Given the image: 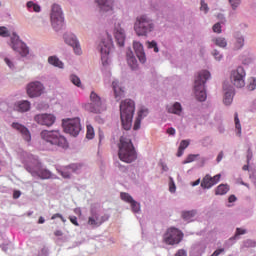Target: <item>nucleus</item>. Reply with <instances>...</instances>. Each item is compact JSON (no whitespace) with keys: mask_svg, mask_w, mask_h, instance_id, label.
<instances>
[{"mask_svg":"<svg viewBox=\"0 0 256 256\" xmlns=\"http://www.w3.org/2000/svg\"><path fill=\"white\" fill-rule=\"evenodd\" d=\"M70 81L73 85H76V87H81V79L77 75H71Z\"/></svg>","mask_w":256,"mask_h":256,"instance_id":"nucleus-42","label":"nucleus"},{"mask_svg":"<svg viewBox=\"0 0 256 256\" xmlns=\"http://www.w3.org/2000/svg\"><path fill=\"white\" fill-rule=\"evenodd\" d=\"M27 7L28 9H33L35 13H39L41 11V6H39V4H35L33 1H29L27 3Z\"/></svg>","mask_w":256,"mask_h":256,"instance_id":"nucleus-39","label":"nucleus"},{"mask_svg":"<svg viewBox=\"0 0 256 256\" xmlns=\"http://www.w3.org/2000/svg\"><path fill=\"white\" fill-rule=\"evenodd\" d=\"M15 109L20 113H27L31 109V102L27 100L20 101L15 105Z\"/></svg>","mask_w":256,"mask_h":256,"instance_id":"nucleus-22","label":"nucleus"},{"mask_svg":"<svg viewBox=\"0 0 256 256\" xmlns=\"http://www.w3.org/2000/svg\"><path fill=\"white\" fill-rule=\"evenodd\" d=\"M211 77V73L207 70H202L198 73L194 81V93L198 101H205L207 99V92L205 91V83Z\"/></svg>","mask_w":256,"mask_h":256,"instance_id":"nucleus-4","label":"nucleus"},{"mask_svg":"<svg viewBox=\"0 0 256 256\" xmlns=\"http://www.w3.org/2000/svg\"><path fill=\"white\" fill-rule=\"evenodd\" d=\"M148 113H149V110L147 109H141L139 111L138 117L136 118L134 123V131L141 129V120L143 119V117H147Z\"/></svg>","mask_w":256,"mask_h":256,"instance_id":"nucleus-24","label":"nucleus"},{"mask_svg":"<svg viewBox=\"0 0 256 256\" xmlns=\"http://www.w3.org/2000/svg\"><path fill=\"white\" fill-rule=\"evenodd\" d=\"M166 133H167L168 135H175V133H176L175 128H173V127L168 128V129L166 130Z\"/></svg>","mask_w":256,"mask_h":256,"instance_id":"nucleus-56","label":"nucleus"},{"mask_svg":"<svg viewBox=\"0 0 256 256\" xmlns=\"http://www.w3.org/2000/svg\"><path fill=\"white\" fill-rule=\"evenodd\" d=\"M84 109L89 111V113H101L103 111V101H101V97L98 96L95 91L90 93V103H86L84 105Z\"/></svg>","mask_w":256,"mask_h":256,"instance_id":"nucleus-8","label":"nucleus"},{"mask_svg":"<svg viewBox=\"0 0 256 256\" xmlns=\"http://www.w3.org/2000/svg\"><path fill=\"white\" fill-rule=\"evenodd\" d=\"M212 55L215 57V59L217 60V61H221V59H222V55H221V53H219V51H217V50H214L213 52H212Z\"/></svg>","mask_w":256,"mask_h":256,"instance_id":"nucleus-53","label":"nucleus"},{"mask_svg":"<svg viewBox=\"0 0 256 256\" xmlns=\"http://www.w3.org/2000/svg\"><path fill=\"white\" fill-rule=\"evenodd\" d=\"M199 183H201V179H197L196 181L192 182L191 185H192V187H197V185H199Z\"/></svg>","mask_w":256,"mask_h":256,"instance_id":"nucleus-62","label":"nucleus"},{"mask_svg":"<svg viewBox=\"0 0 256 256\" xmlns=\"http://www.w3.org/2000/svg\"><path fill=\"white\" fill-rule=\"evenodd\" d=\"M200 11H204V13H209V6L203 0L201 1Z\"/></svg>","mask_w":256,"mask_h":256,"instance_id":"nucleus-48","label":"nucleus"},{"mask_svg":"<svg viewBox=\"0 0 256 256\" xmlns=\"http://www.w3.org/2000/svg\"><path fill=\"white\" fill-rule=\"evenodd\" d=\"M182 112L183 107L179 102H175L173 106L168 107V113H173L174 115H181Z\"/></svg>","mask_w":256,"mask_h":256,"instance_id":"nucleus-26","label":"nucleus"},{"mask_svg":"<svg viewBox=\"0 0 256 256\" xmlns=\"http://www.w3.org/2000/svg\"><path fill=\"white\" fill-rule=\"evenodd\" d=\"M245 77H247L245 68L239 66L237 69L231 71L230 81L234 87L242 89V87H245Z\"/></svg>","mask_w":256,"mask_h":256,"instance_id":"nucleus-9","label":"nucleus"},{"mask_svg":"<svg viewBox=\"0 0 256 256\" xmlns=\"http://www.w3.org/2000/svg\"><path fill=\"white\" fill-rule=\"evenodd\" d=\"M54 235H55V237H63V231H61V230H56V231L54 232Z\"/></svg>","mask_w":256,"mask_h":256,"instance_id":"nucleus-60","label":"nucleus"},{"mask_svg":"<svg viewBox=\"0 0 256 256\" xmlns=\"http://www.w3.org/2000/svg\"><path fill=\"white\" fill-rule=\"evenodd\" d=\"M222 160H223V151H221L216 158L217 163H220V161Z\"/></svg>","mask_w":256,"mask_h":256,"instance_id":"nucleus-59","label":"nucleus"},{"mask_svg":"<svg viewBox=\"0 0 256 256\" xmlns=\"http://www.w3.org/2000/svg\"><path fill=\"white\" fill-rule=\"evenodd\" d=\"M21 197V191L15 190L13 192V199H19Z\"/></svg>","mask_w":256,"mask_h":256,"instance_id":"nucleus-55","label":"nucleus"},{"mask_svg":"<svg viewBox=\"0 0 256 256\" xmlns=\"http://www.w3.org/2000/svg\"><path fill=\"white\" fill-rule=\"evenodd\" d=\"M55 116L53 114H38L34 117V121L38 125H45L46 127H51L55 123Z\"/></svg>","mask_w":256,"mask_h":256,"instance_id":"nucleus-14","label":"nucleus"},{"mask_svg":"<svg viewBox=\"0 0 256 256\" xmlns=\"http://www.w3.org/2000/svg\"><path fill=\"white\" fill-rule=\"evenodd\" d=\"M86 139H94L95 138V129L91 126V124H88L86 126Z\"/></svg>","mask_w":256,"mask_h":256,"instance_id":"nucleus-34","label":"nucleus"},{"mask_svg":"<svg viewBox=\"0 0 256 256\" xmlns=\"http://www.w3.org/2000/svg\"><path fill=\"white\" fill-rule=\"evenodd\" d=\"M100 11H111L113 9V0H96Z\"/></svg>","mask_w":256,"mask_h":256,"instance_id":"nucleus-21","label":"nucleus"},{"mask_svg":"<svg viewBox=\"0 0 256 256\" xmlns=\"http://www.w3.org/2000/svg\"><path fill=\"white\" fill-rule=\"evenodd\" d=\"M40 137L46 141V143H50V145H56V147H61L62 149H67V147H69L67 139L65 136L61 135L59 130H43L40 133Z\"/></svg>","mask_w":256,"mask_h":256,"instance_id":"nucleus-5","label":"nucleus"},{"mask_svg":"<svg viewBox=\"0 0 256 256\" xmlns=\"http://www.w3.org/2000/svg\"><path fill=\"white\" fill-rule=\"evenodd\" d=\"M148 49H153L155 53H159V47L157 46V42L156 41H148Z\"/></svg>","mask_w":256,"mask_h":256,"instance_id":"nucleus-44","label":"nucleus"},{"mask_svg":"<svg viewBox=\"0 0 256 256\" xmlns=\"http://www.w3.org/2000/svg\"><path fill=\"white\" fill-rule=\"evenodd\" d=\"M196 213L197 212L194 210L185 211L182 213V217H183V219H185V221H190V219H193V217H195Z\"/></svg>","mask_w":256,"mask_h":256,"instance_id":"nucleus-36","label":"nucleus"},{"mask_svg":"<svg viewBox=\"0 0 256 256\" xmlns=\"http://www.w3.org/2000/svg\"><path fill=\"white\" fill-rule=\"evenodd\" d=\"M112 87L116 101H121L125 95V91H123V88L119 85V81H113Z\"/></svg>","mask_w":256,"mask_h":256,"instance_id":"nucleus-20","label":"nucleus"},{"mask_svg":"<svg viewBox=\"0 0 256 256\" xmlns=\"http://www.w3.org/2000/svg\"><path fill=\"white\" fill-rule=\"evenodd\" d=\"M232 9H237L241 5V0H229Z\"/></svg>","mask_w":256,"mask_h":256,"instance_id":"nucleus-47","label":"nucleus"},{"mask_svg":"<svg viewBox=\"0 0 256 256\" xmlns=\"http://www.w3.org/2000/svg\"><path fill=\"white\" fill-rule=\"evenodd\" d=\"M134 31L138 37H147L155 31V23L147 15H140L134 23Z\"/></svg>","mask_w":256,"mask_h":256,"instance_id":"nucleus-3","label":"nucleus"},{"mask_svg":"<svg viewBox=\"0 0 256 256\" xmlns=\"http://www.w3.org/2000/svg\"><path fill=\"white\" fill-rule=\"evenodd\" d=\"M9 35H11V33L9 32L7 27L0 26V37H9Z\"/></svg>","mask_w":256,"mask_h":256,"instance_id":"nucleus-45","label":"nucleus"},{"mask_svg":"<svg viewBox=\"0 0 256 256\" xmlns=\"http://www.w3.org/2000/svg\"><path fill=\"white\" fill-rule=\"evenodd\" d=\"M4 61L10 69H13V62H11V60H9V58H5Z\"/></svg>","mask_w":256,"mask_h":256,"instance_id":"nucleus-57","label":"nucleus"},{"mask_svg":"<svg viewBox=\"0 0 256 256\" xmlns=\"http://www.w3.org/2000/svg\"><path fill=\"white\" fill-rule=\"evenodd\" d=\"M223 101L224 105H231V103H233V92H226Z\"/></svg>","mask_w":256,"mask_h":256,"instance_id":"nucleus-37","label":"nucleus"},{"mask_svg":"<svg viewBox=\"0 0 256 256\" xmlns=\"http://www.w3.org/2000/svg\"><path fill=\"white\" fill-rule=\"evenodd\" d=\"M50 19L52 27L56 29V31L63 27L65 18L63 17V10L61 9V6H59L58 4L52 5Z\"/></svg>","mask_w":256,"mask_h":256,"instance_id":"nucleus-7","label":"nucleus"},{"mask_svg":"<svg viewBox=\"0 0 256 256\" xmlns=\"http://www.w3.org/2000/svg\"><path fill=\"white\" fill-rule=\"evenodd\" d=\"M105 221H109L108 214H103L102 216L99 214H94L88 218V225H91V227H101Z\"/></svg>","mask_w":256,"mask_h":256,"instance_id":"nucleus-17","label":"nucleus"},{"mask_svg":"<svg viewBox=\"0 0 256 256\" xmlns=\"http://www.w3.org/2000/svg\"><path fill=\"white\" fill-rule=\"evenodd\" d=\"M214 33H221V23H216L212 27Z\"/></svg>","mask_w":256,"mask_h":256,"instance_id":"nucleus-49","label":"nucleus"},{"mask_svg":"<svg viewBox=\"0 0 256 256\" xmlns=\"http://www.w3.org/2000/svg\"><path fill=\"white\" fill-rule=\"evenodd\" d=\"M228 201L229 203H235L237 201V197H235V195H230Z\"/></svg>","mask_w":256,"mask_h":256,"instance_id":"nucleus-58","label":"nucleus"},{"mask_svg":"<svg viewBox=\"0 0 256 256\" xmlns=\"http://www.w3.org/2000/svg\"><path fill=\"white\" fill-rule=\"evenodd\" d=\"M37 175L38 177H40V179H51V177H53V174L51 173V171L45 168L39 169L37 171Z\"/></svg>","mask_w":256,"mask_h":256,"instance_id":"nucleus-29","label":"nucleus"},{"mask_svg":"<svg viewBox=\"0 0 256 256\" xmlns=\"http://www.w3.org/2000/svg\"><path fill=\"white\" fill-rule=\"evenodd\" d=\"M13 129H16V131H19L24 139V141H31V133L29 132V129L27 127L19 124V123H12Z\"/></svg>","mask_w":256,"mask_h":256,"instance_id":"nucleus-19","label":"nucleus"},{"mask_svg":"<svg viewBox=\"0 0 256 256\" xmlns=\"http://www.w3.org/2000/svg\"><path fill=\"white\" fill-rule=\"evenodd\" d=\"M48 63H50V65H54V67H59V69H63V62H61V60H59V58L55 56H50L48 58Z\"/></svg>","mask_w":256,"mask_h":256,"instance_id":"nucleus-32","label":"nucleus"},{"mask_svg":"<svg viewBox=\"0 0 256 256\" xmlns=\"http://www.w3.org/2000/svg\"><path fill=\"white\" fill-rule=\"evenodd\" d=\"M214 45L217 47H221L222 49H225L227 47V40L224 37H217L213 39Z\"/></svg>","mask_w":256,"mask_h":256,"instance_id":"nucleus-33","label":"nucleus"},{"mask_svg":"<svg viewBox=\"0 0 256 256\" xmlns=\"http://www.w3.org/2000/svg\"><path fill=\"white\" fill-rule=\"evenodd\" d=\"M134 51L136 53L137 58L139 59L140 63H145L147 61V58L145 56V50L143 48V44L141 42L135 41L133 43Z\"/></svg>","mask_w":256,"mask_h":256,"instance_id":"nucleus-18","label":"nucleus"},{"mask_svg":"<svg viewBox=\"0 0 256 256\" xmlns=\"http://www.w3.org/2000/svg\"><path fill=\"white\" fill-rule=\"evenodd\" d=\"M245 233H247V230L242 228H237L234 237L230 239H237L239 235H245Z\"/></svg>","mask_w":256,"mask_h":256,"instance_id":"nucleus-46","label":"nucleus"},{"mask_svg":"<svg viewBox=\"0 0 256 256\" xmlns=\"http://www.w3.org/2000/svg\"><path fill=\"white\" fill-rule=\"evenodd\" d=\"M69 220H70V223L72 225H75L76 227H79V222H77V216H70Z\"/></svg>","mask_w":256,"mask_h":256,"instance_id":"nucleus-52","label":"nucleus"},{"mask_svg":"<svg viewBox=\"0 0 256 256\" xmlns=\"http://www.w3.org/2000/svg\"><path fill=\"white\" fill-rule=\"evenodd\" d=\"M229 193V185L220 184L215 190V195H227Z\"/></svg>","mask_w":256,"mask_h":256,"instance_id":"nucleus-30","label":"nucleus"},{"mask_svg":"<svg viewBox=\"0 0 256 256\" xmlns=\"http://www.w3.org/2000/svg\"><path fill=\"white\" fill-rule=\"evenodd\" d=\"M219 181H221V174H217L214 177H211V175L207 174L201 181V187L202 189H211V187L217 185Z\"/></svg>","mask_w":256,"mask_h":256,"instance_id":"nucleus-15","label":"nucleus"},{"mask_svg":"<svg viewBox=\"0 0 256 256\" xmlns=\"http://www.w3.org/2000/svg\"><path fill=\"white\" fill-rule=\"evenodd\" d=\"M163 241L166 245H179L183 241V232L175 227H170L164 233Z\"/></svg>","mask_w":256,"mask_h":256,"instance_id":"nucleus-6","label":"nucleus"},{"mask_svg":"<svg viewBox=\"0 0 256 256\" xmlns=\"http://www.w3.org/2000/svg\"><path fill=\"white\" fill-rule=\"evenodd\" d=\"M114 37L119 47H123V45H125V30L122 28L115 30Z\"/></svg>","mask_w":256,"mask_h":256,"instance_id":"nucleus-23","label":"nucleus"},{"mask_svg":"<svg viewBox=\"0 0 256 256\" xmlns=\"http://www.w3.org/2000/svg\"><path fill=\"white\" fill-rule=\"evenodd\" d=\"M126 57L129 67H131V69H137V58H135V56L133 55V51L127 52Z\"/></svg>","mask_w":256,"mask_h":256,"instance_id":"nucleus-25","label":"nucleus"},{"mask_svg":"<svg viewBox=\"0 0 256 256\" xmlns=\"http://www.w3.org/2000/svg\"><path fill=\"white\" fill-rule=\"evenodd\" d=\"M64 41L65 43H67V45H70V47H75V45L79 43L75 35H72V34H65Z\"/></svg>","mask_w":256,"mask_h":256,"instance_id":"nucleus-27","label":"nucleus"},{"mask_svg":"<svg viewBox=\"0 0 256 256\" xmlns=\"http://www.w3.org/2000/svg\"><path fill=\"white\" fill-rule=\"evenodd\" d=\"M113 47V38L111 35L107 34L106 39H103L100 43V52L102 57H107L111 53Z\"/></svg>","mask_w":256,"mask_h":256,"instance_id":"nucleus-16","label":"nucleus"},{"mask_svg":"<svg viewBox=\"0 0 256 256\" xmlns=\"http://www.w3.org/2000/svg\"><path fill=\"white\" fill-rule=\"evenodd\" d=\"M60 217H61V214H59V213H56V214H53L52 215V217H51V219L53 220V219H60Z\"/></svg>","mask_w":256,"mask_h":256,"instance_id":"nucleus-63","label":"nucleus"},{"mask_svg":"<svg viewBox=\"0 0 256 256\" xmlns=\"http://www.w3.org/2000/svg\"><path fill=\"white\" fill-rule=\"evenodd\" d=\"M121 200L125 201L126 203H131L134 201L133 197H131V195H129V193H121L120 194Z\"/></svg>","mask_w":256,"mask_h":256,"instance_id":"nucleus-41","label":"nucleus"},{"mask_svg":"<svg viewBox=\"0 0 256 256\" xmlns=\"http://www.w3.org/2000/svg\"><path fill=\"white\" fill-rule=\"evenodd\" d=\"M63 127L65 133L77 137L81 133V120L79 118L64 120Z\"/></svg>","mask_w":256,"mask_h":256,"instance_id":"nucleus-10","label":"nucleus"},{"mask_svg":"<svg viewBox=\"0 0 256 256\" xmlns=\"http://www.w3.org/2000/svg\"><path fill=\"white\" fill-rule=\"evenodd\" d=\"M72 47H73L74 53L76 55H81L82 51H81V46L79 45V42L76 45L72 46Z\"/></svg>","mask_w":256,"mask_h":256,"instance_id":"nucleus-50","label":"nucleus"},{"mask_svg":"<svg viewBox=\"0 0 256 256\" xmlns=\"http://www.w3.org/2000/svg\"><path fill=\"white\" fill-rule=\"evenodd\" d=\"M175 190H176L175 182L173 181V178H170L169 191L170 193H175Z\"/></svg>","mask_w":256,"mask_h":256,"instance_id":"nucleus-51","label":"nucleus"},{"mask_svg":"<svg viewBox=\"0 0 256 256\" xmlns=\"http://www.w3.org/2000/svg\"><path fill=\"white\" fill-rule=\"evenodd\" d=\"M11 43H12V49L14 51H17L22 57H27L29 55V48L23 41L19 40V36L14 35L11 38Z\"/></svg>","mask_w":256,"mask_h":256,"instance_id":"nucleus-11","label":"nucleus"},{"mask_svg":"<svg viewBox=\"0 0 256 256\" xmlns=\"http://www.w3.org/2000/svg\"><path fill=\"white\" fill-rule=\"evenodd\" d=\"M245 45V38H243V36L241 35H236L235 37V42H234V49L236 51H239V49H243Z\"/></svg>","mask_w":256,"mask_h":256,"instance_id":"nucleus-28","label":"nucleus"},{"mask_svg":"<svg viewBox=\"0 0 256 256\" xmlns=\"http://www.w3.org/2000/svg\"><path fill=\"white\" fill-rule=\"evenodd\" d=\"M234 122L237 130V135L241 137V121H239V114L237 112L234 114Z\"/></svg>","mask_w":256,"mask_h":256,"instance_id":"nucleus-35","label":"nucleus"},{"mask_svg":"<svg viewBox=\"0 0 256 256\" xmlns=\"http://www.w3.org/2000/svg\"><path fill=\"white\" fill-rule=\"evenodd\" d=\"M251 159H253V152H251V150H248V154H247V161H251Z\"/></svg>","mask_w":256,"mask_h":256,"instance_id":"nucleus-61","label":"nucleus"},{"mask_svg":"<svg viewBox=\"0 0 256 256\" xmlns=\"http://www.w3.org/2000/svg\"><path fill=\"white\" fill-rule=\"evenodd\" d=\"M135 113V102L126 99L120 104V119L123 129L129 131L133 125V115Z\"/></svg>","mask_w":256,"mask_h":256,"instance_id":"nucleus-2","label":"nucleus"},{"mask_svg":"<svg viewBox=\"0 0 256 256\" xmlns=\"http://www.w3.org/2000/svg\"><path fill=\"white\" fill-rule=\"evenodd\" d=\"M189 147V140H182L178 148L177 157H182L185 149Z\"/></svg>","mask_w":256,"mask_h":256,"instance_id":"nucleus-31","label":"nucleus"},{"mask_svg":"<svg viewBox=\"0 0 256 256\" xmlns=\"http://www.w3.org/2000/svg\"><path fill=\"white\" fill-rule=\"evenodd\" d=\"M130 205L133 213H139L141 211V205L137 201L134 200Z\"/></svg>","mask_w":256,"mask_h":256,"instance_id":"nucleus-43","label":"nucleus"},{"mask_svg":"<svg viewBox=\"0 0 256 256\" xmlns=\"http://www.w3.org/2000/svg\"><path fill=\"white\" fill-rule=\"evenodd\" d=\"M175 256H187V252L183 249H180V250L177 251Z\"/></svg>","mask_w":256,"mask_h":256,"instance_id":"nucleus-54","label":"nucleus"},{"mask_svg":"<svg viewBox=\"0 0 256 256\" xmlns=\"http://www.w3.org/2000/svg\"><path fill=\"white\" fill-rule=\"evenodd\" d=\"M38 223H39L40 225H43V223H45V218H43V216H40V217H39V220H38Z\"/></svg>","mask_w":256,"mask_h":256,"instance_id":"nucleus-64","label":"nucleus"},{"mask_svg":"<svg viewBox=\"0 0 256 256\" xmlns=\"http://www.w3.org/2000/svg\"><path fill=\"white\" fill-rule=\"evenodd\" d=\"M43 84L39 81L31 82L27 85V95L31 98L41 97L43 94Z\"/></svg>","mask_w":256,"mask_h":256,"instance_id":"nucleus-13","label":"nucleus"},{"mask_svg":"<svg viewBox=\"0 0 256 256\" xmlns=\"http://www.w3.org/2000/svg\"><path fill=\"white\" fill-rule=\"evenodd\" d=\"M81 165L79 164H70L68 166L57 167V173L63 177V179H71V174L79 171Z\"/></svg>","mask_w":256,"mask_h":256,"instance_id":"nucleus-12","label":"nucleus"},{"mask_svg":"<svg viewBox=\"0 0 256 256\" xmlns=\"http://www.w3.org/2000/svg\"><path fill=\"white\" fill-rule=\"evenodd\" d=\"M199 154H190L186 157V159L182 162L183 165H187L188 163H193V161H197Z\"/></svg>","mask_w":256,"mask_h":256,"instance_id":"nucleus-38","label":"nucleus"},{"mask_svg":"<svg viewBox=\"0 0 256 256\" xmlns=\"http://www.w3.org/2000/svg\"><path fill=\"white\" fill-rule=\"evenodd\" d=\"M118 157L123 163H133L137 159V151L131 138L127 136H121L118 143Z\"/></svg>","mask_w":256,"mask_h":256,"instance_id":"nucleus-1","label":"nucleus"},{"mask_svg":"<svg viewBox=\"0 0 256 256\" xmlns=\"http://www.w3.org/2000/svg\"><path fill=\"white\" fill-rule=\"evenodd\" d=\"M247 88L249 91H255L256 89V79L254 77H251L248 79V85Z\"/></svg>","mask_w":256,"mask_h":256,"instance_id":"nucleus-40","label":"nucleus"}]
</instances>
